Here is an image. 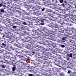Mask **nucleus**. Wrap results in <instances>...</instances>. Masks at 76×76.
<instances>
[{
	"instance_id": "f257e3e1",
	"label": "nucleus",
	"mask_w": 76,
	"mask_h": 76,
	"mask_svg": "<svg viewBox=\"0 0 76 76\" xmlns=\"http://www.w3.org/2000/svg\"><path fill=\"white\" fill-rule=\"evenodd\" d=\"M23 54H20L19 57L20 58H21V60H20L19 62L20 63L19 64V67L20 69V70H19L20 73V75H23V71H22V70L23 69V65L22 64V63H23V61H26V58L25 57L23 56Z\"/></svg>"
},
{
	"instance_id": "f03ea898",
	"label": "nucleus",
	"mask_w": 76,
	"mask_h": 76,
	"mask_svg": "<svg viewBox=\"0 0 76 76\" xmlns=\"http://www.w3.org/2000/svg\"><path fill=\"white\" fill-rule=\"evenodd\" d=\"M21 39H25V42H32V39H31L29 37H26L25 36H23L22 37H21Z\"/></svg>"
},
{
	"instance_id": "7ed1b4c3",
	"label": "nucleus",
	"mask_w": 76,
	"mask_h": 76,
	"mask_svg": "<svg viewBox=\"0 0 76 76\" xmlns=\"http://www.w3.org/2000/svg\"><path fill=\"white\" fill-rule=\"evenodd\" d=\"M66 15L65 17L61 16V20H64V21H65V22H67L69 20V19L70 18V17L69 15L67 14Z\"/></svg>"
},
{
	"instance_id": "20e7f679",
	"label": "nucleus",
	"mask_w": 76,
	"mask_h": 76,
	"mask_svg": "<svg viewBox=\"0 0 76 76\" xmlns=\"http://www.w3.org/2000/svg\"><path fill=\"white\" fill-rule=\"evenodd\" d=\"M56 57L58 58V59H56L55 60V62H60V59H61V56L58 53L56 54Z\"/></svg>"
},
{
	"instance_id": "39448f33",
	"label": "nucleus",
	"mask_w": 76,
	"mask_h": 76,
	"mask_svg": "<svg viewBox=\"0 0 76 76\" xmlns=\"http://www.w3.org/2000/svg\"><path fill=\"white\" fill-rule=\"evenodd\" d=\"M22 25H27L26 23L23 21H20V29H23L24 28L23 27Z\"/></svg>"
},
{
	"instance_id": "423d86ee",
	"label": "nucleus",
	"mask_w": 76,
	"mask_h": 76,
	"mask_svg": "<svg viewBox=\"0 0 76 76\" xmlns=\"http://www.w3.org/2000/svg\"><path fill=\"white\" fill-rule=\"evenodd\" d=\"M30 1H30L29 2V1H28V2L27 1L26 2H27V3H28V6H30V7H32L33 6V5H34V4H34V0H30Z\"/></svg>"
},
{
	"instance_id": "0eeeda50",
	"label": "nucleus",
	"mask_w": 76,
	"mask_h": 76,
	"mask_svg": "<svg viewBox=\"0 0 76 76\" xmlns=\"http://www.w3.org/2000/svg\"><path fill=\"white\" fill-rule=\"evenodd\" d=\"M65 34H63L60 36V38L62 39V42H66V39H65Z\"/></svg>"
},
{
	"instance_id": "6e6552de",
	"label": "nucleus",
	"mask_w": 76,
	"mask_h": 76,
	"mask_svg": "<svg viewBox=\"0 0 76 76\" xmlns=\"http://www.w3.org/2000/svg\"><path fill=\"white\" fill-rule=\"evenodd\" d=\"M28 47L27 48H28V49H30V50H31L32 51H35V48H34L35 47H33L32 45H28Z\"/></svg>"
},
{
	"instance_id": "1a4fd4ad",
	"label": "nucleus",
	"mask_w": 76,
	"mask_h": 76,
	"mask_svg": "<svg viewBox=\"0 0 76 76\" xmlns=\"http://www.w3.org/2000/svg\"><path fill=\"white\" fill-rule=\"evenodd\" d=\"M20 17H22V18H21L22 20H25V19H26V18H28V16H26V17H25L24 16L22 15L23 14V13H21V12H20Z\"/></svg>"
},
{
	"instance_id": "9d476101",
	"label": "nucleus",
	"mask_w": 76,
	"mask_h": 76,
	"mask_svg": "<svg viewBox=\"0 0 76 76\" xmlns=\"http://www.w3.org/2000/svg\"><path fill=\"white\" fill-rule=\"evenodd\" d=\"M3 22H4L3 23H4L5 24H6V25H10L11 23V21L8 20H7L6 21L5 20H3Z\"/></svg>"
},
{
	"instance_id": "9b49d317",
	"label": "nucleus",
	"mask_w": 76,
	"mask_h": 76,
	"mask_svg": "<svg viewBox=\"0 0 76 76\" xmlns=\"http://www.w3.org/2000/svg\"><path fill=\"white\" fill-rule=\"evenodd\" d=\"M40 39L42 41H44V42H47L48 40H47V38L45 37H41L40 38Z\"/></svg>"
},
{
	"instance_id": "f8f14e48",
	"label": "nucleus",
	"mask_w": 76,
	"mask_h": 76,
	"mask_svg": "<svg viewBox=\"0 0 76 76\" xmlns=\"http://www.w3.org/2000/svg\"><path fill=\"white\" fill-rule=\"evenodd\" d=\"M19 33H20V39H21V37L23 36H24V31H23L22 30H20Z\"/></svg>"
},
{
	"instance_id": "ddd939ff",
	"label": "nucleus",
	"mask_w": 76,
	"mask_h": 76,
	"mask_svg": "<svg viewBox=\"0 0 76 76\" xmlns=\"http://www.w3.org/2000/svg\"><path fill=\"white\" fill-rule=\"evenodd\" d=\"M46 57H45V56H42V58H44V59H43V60H41V62L44 64V61H45V60H46Z\"/></svg>"
},
{
	"instance_id": "4468645a",
	"label": "nucleus",
	"mask_w": 76,
	"mask_h": 76,
	"mask_svg": "<svg viewBox=\"0 0 76 76\" xmlns=\"http://www.w3.org/2000/svg\"><path fill=\"white\" fill-rule=\"evenodd\" d=\"M69 17L70 18L69 19V20H70V19H72V18H75V16H74V15H73V14H71L70 15V16L69 15Z\"/></svg>"
},
{
	"instance_id": "2eb2a0df",
	"label": "nucleus",
	"mask_w": 76,
	"mask_h": 76,
	"mask_svg": "<svg viewBox=\"0 0 76 76\" xmlns=\"http://www.w3.org/2000/svg\"><path fill=\"white\" fill-rule=\"evenodd\" d=\"M44 23L46 25H48V23H49V21H48V20H45L44 21Z\"/></svg>"
},
{
	"instance_id": "dca6fc26",
	"label": "nucleus",
	"mask_w": 76,
	"mask_h": 76,
	"mask_svg": "<svg viewBox=\"0 0 76 76\" xmlns=\"http://www.w3.org/2000/svg\"><path fill=\"white\" fill-rule=\"evenodd\" d=\"M57 20H58V22L60 21V20H61V16H58L57 17Z\"/></svg>"
},
{
	"instance_id": "f3484780",
	"label": "nucleus",
	"mask_w": 76,
	"mask_h": 76,
	"mask_svg": "<svg viewBox=\"0 0 76 76\" xmlns=\"http://www.w3.org/2000/svg\"><path fill=\"white\" fill-rule=\"evenodd\" d=\"M51 12V10L49 9L47 10L45 12V13H48V12Z\"/></svg>"
},
{
	"instance_id": "a211bd4d",
	"label": "nucleus",
	"mask_w": 76,
	"mask_h": 76,
	"mask_svg": "<svg viewBox=\"0 0 76 76\" xmlns=\"http://www.w3.org/2000/svg\"><path fill=\"white\" fill-rule=\"evenodd\" d=\"M35 34H34V35H41L40 34H39V31H35Z\"/></svg>"
},
{
	"instance_id": "6ab92c4d",
	"label": "nucleus",
	"mask_w": 76,
	"mask_h": 76,
	"mask_svg": "<svg viewBox=\"0 0 76 76\" xmlns=\"http://www.w3.org/2000/svg\"><path fill=\"white\" fill-rule=\"evenodd\" d=\"M0 67H1V68H2L3 69H5V68H6V66L3 65L2 64H0Z\"/></svg>"
},
{
	"instance_id": "aec40b11",
	"label": "nucleus",
	"mask_w": 76,
	"mask_h": 76,
	"mask_svg": "<svg viewBox=\"0 0 76 76\" xmlns=\"http://www.w3.org/2000/svg\"><path fill=\"white\" fill-rule=\"evenodd\" d=\"M61 64V63H59V62H58L57 64H55V65H56L57 66H58V67H61V66H60Z\"/></svg>"
},
{
	"instance_id": "412c9836",
	"label": "nucleus",
	"mask_w": 76,
	"mask_h": 76,
	"mask_svg": "<svg viewBox=\"0 0 76 76\" xmlns=\"http://www.w3.org/2000/svg\"><path fill=\"white\" fill-rule=\"evenodd\" d=\"M0 35L1 37L2 38H3V37H4V34L1 33L0 34Z\"/></svg>"
},
{
	"instance_id": "4be33fe9",
	"label": "nucleus",
	"mask_w": 76,
	"mask_h": 76,
	"mask_svg": "<svg viewBox=\"0 0 76 76\" xmlns=\"http://www.w3.org/2000/svg\"><path fill=\"white\" fill-rule=\"evenodd\" d=\"M73 14V15H74L75 17H76V10H74V12Z\"/></svg>"
},
{
	"instance_id": "5701e85b",
	"label": "nucleus",
	"mask_w": 76,
	"mask_h": 76,
	"mask_svg": "<svg viewBox=\"0 0 76 76\" xmlns=\"http://www.w3.org/2000/svg\"><path fill=\"white\" fill-rule=\"evenodd\" d=\"M19 55H17L15 56V58L16 60L19 59Z\"/></svg>"
},
{
	"instance_id": "b1692460",
	"label": "nucleus",
	"mask_w": 76,
	"mask_h": 76,
	"mask_svg": "<svg viewBox=\"0 0 76 76\" xmlns=\"http://www.w3.org/2000/svg\"><path fill=\"white\" fill-rule=\"evenodd\" d=\"M39 44H43V45L44 44V42L42 40L41 41H39Z\"/></svg>"
},
{
	"instance_id": "393cba45",
	"label": "nucleus",
	"mask_w": 76,
	"mask_h": 76,
	"mask_svg": "<svg viewBox=\"0 0 76 76\" xmlns=\"http://www.w3.org/2000/svg\"><path fill=\"white\" fill-rule=\"evenodd\" d=\"M10 48L11 49V50H15V48H12V46H11L10 47Z\"/></svg>"
},
{
	"instance_id": "a878e982",
	"label": "nucleus",
	"mask_w": 76,
	"mask_h": 76,
	"mask_svg": "<svg viewBox=\"0 0 76 76\" xmlns=\"http://www.w3.org/2000/svg\"><path fill=\"white\" fill-rule=\"evenodd\" d=\"M4 12V9H1L0 10V12H1V13H3Z\"/></svg>"
},
{
	"instance_id": "bb28decb",
	"label": "nucleus",
	"mask_w": 76,
	"mask_h": 76,
	"mask_svg": "<svg viewBox=\"0 0 76 76\" xmlns=\"http://www.w3.org/2000/svg\"><path fill=\"white\" fill-rule=\"evenodd\" d=\"M69 36L65 34V39H67V38H69Z\"/></svg>"
},
{
	"instance_id": "cd10ccee",
	"label": "nucleus",
	"mask_w": 76,
	"mask_h": 76,
	"mask_svg": "<svg viewBox=\"0 0 76 76\" xmlns=\"http://www.w3.org/2000/svg\"><path fill=\"white\" fill-rule=\"evenodd\" d=\"M73 32V31H72V30L69 31V32L68 33L69 35H72V33Z\"/></svg>"
},
{
	"instance_id": "c85d7f7f",
	"label": "nucleus",
	"mask_w": 76,
	"mask_h": 76,
	"mask_svg": "<svg viewBox=\"0 0 76 76\" xmlns=\"http://www.w3.org/2000/svg\"><path fill=\"white\" fill-rule=\"evenodd\" d=\"M69 57H71V58H72L73 54L72 53H70V54H69Z\"/></svg>"
},
{
	"instance_id": "c756f323",
	"label": "nucleus",
	"mask_w": 76,
	"mask_h": 76,
	"mask_svg": "<svg viewBox=\"0 0 76 76\" xmlns=\"http://www.w3.org/2000/svg\"><path fill=\"white\" fill-rule=\"evenodd\" d=\"M9 56L11 58H14L13 55V54L10 53L9 55Z\"/></svg>"
},
{
	"instance_id": "7c9ffc66",
	"label": "nucleus",
	"mask_w": 76,
	"mask_h": 76,
	"mask_svg": "<svg viewBox=\"0 0 76 76\" xmlns=\"http://www.w3.org/2000/svg\"><path fill=\"white\" fill-rule=\"evenodd\" d=\"M44 20H45V19H40V22H44V21H45Z\"/></svg>"
},
{
	"instance_id": "2f4dec72",
	"label": "nucleus",
	"mask_w": 76,
	"mask_h": 76,
	"mask_svg": "<svg viewBox=\"0 0 76 76\" xmlns=\"http://www.w3.org/2000/svg\"><path fill=\"white\" fill-rule=\"evenodd\" d=\"M43 5H44V6H47V5H48V3L45 2H44L43 3Z\"/></svg>"
},
{
	"instance_id": "473e14b6",
	"label": "nucleus",
	"mask_w": 76,
	"mask_h": 76,
	"mask_svg": "<svg viewBox=\"0 0 76 76\" xmlns=\"http://www.w3.org/2000/svg\"><path fill=\"white\" fill-rule=\"evenodd\" d=\"M52 44L53 45H54L55 46H56V44H57L56 43L54 42H52Z\"/></svg>"
},
{
	"instance_id": "72a5a7b5",
	"label": "nucleus",
	"mask_w": 76,
	"mask_h": 76,
	"mask_svg": "<svg viewBox=\"0 0 76 76\" xmlns=\"http://www.w3.org/2000/svg\"><path fill=\"white\" fill-rule=\"evenodd\" d=\"M60 23L62 25L63 23V20H61L60 21H59Z\"/></svg>"
},
{
	"instance_id": "f704fd0d",
	"label": "nucleus",
	"mask_w": 76,
	"mask_h": 76,
	"mask_svg": "<svg viewBox=\"0 0 76 76\" xmlns=\"http://www.w3.org/2000/svg\"><path fill=\"white\" fill-rule=\"evenodd\" d=\"M52 1H53L52 3L53 4H55L56 3V0H51Z\"/></svg>"
},
{
	"instance_id": "c9c22d12",
	"label": "nucleus",
	"mask_w": 76,
	"mask_h": 76,
	"mask_svg": "<svg viewBox=\"0 0 76 76\" xmlns=\"http://www.w3.org/2000/svg\"><path fill=\"white\" fill-rule=\"evenodd\" d=\"M74 10H71L69 12V14L70 13H73V14L74 12Z\"/></svg>"
},
{
	"instance_id": "e433bc0d",
	"label": "nucleus",
	"mask_w": 76,
	"mask_h": 76,
	"mask_svg": "<svg viewBox=\"0 0 76 76\" xmlns=\"http://www.w3.org/2000/svg\"><path fill=\"white\" fill-rule=\"evenodd\" d=\"M62 65H63V66H65V65H66V62H63L62 63Z\"/></svg>"
},
{
	"instance_id": "4c0bfd02",
	"label": "nucleus",
	"mask_w": 76,
	"mask_h": 76,
	"mask_svg": "<svg viewBox=\"0 0 76 76\" xmlns=\"http://www.w3.org/2000/svg\"><path fill=\"white\" fill-rule=\"evenodd\" d=\"M60 46L62 47V48H64V47H65V46L64 45H60Z\"/></svg>"
},
{
	"instance_id": "58836bf2",
	"label": "nucleus",
	"mask_w": 76,
	"mask_h": 76,
	"mask_svg": "<svg viewBox=\"0 0 76 76\" xmlns=\"http://www.w3.org/2000/svg\"><path fill=\"white\" fill-rule=\"evenodd\" d=\"M39 34H40V36H41V35H43V32H42L41 31H39Z\"/></svg>"
},
{
	"instance_id": "ea45409f",
	"label": "nucleus",
	"mask_w": 76,
	"mask_h": 76,
	"mask_svg": "<svg viewBox=\"0 0 76 76\" xmlns=\"http://www.w3.org/2000/svg\"><path fill=\"white\" fill-rule=\"evenodd\" d=\"M2 46L3 47H5L6 46V45L4 43H2Z\"/></svg>"
},
{
	"instance_id": "a19ab883",
	"label": "nucleus",
	"mask_w": 76,
	"mask_h": 76,
	"mask_svg": "<svg viewBox=\"0 0 76 76\" xmlns=\"http://www.w3.org/2000/svg\"><path fill=\"white\" fill-rule=\"evenodd\" d=\"M2 62L3 63H7V60H4L3 61H2Z\"/></svg>"
},
{
	"instance_id": "79ce46f5",
	"label": "nucleus",
	"mask_w": 76,
	"mask_h": 76,
	"mask_svg": "<svg viewBox=\"0 0 76 76\" xmlns=\"http://www.w3.org/2000/svg\"><path fill=\"white\" fill-rule=\"evenodd\" d=\"M12 70V71H15L16 70V67H13Z\"/></svg>"
},
{
	"instance_id": "37998d69",
	"label": "nucleus",
	"mask_w": 76,
	"mask_h": 76,
	"mask_svg": "<svg viewBox=\"0 0 76 76\" xmlns=\"http://www.w3.org/2000/svg\"><path fill=\"white\" fill-rule=\"evenodd\" d=\"M71 31H75V28H74L73 27H72L71 28Z\"/></svg>"
},
{
	"instance_id": "c03bdc74",
	"label": "nucleus",
	"mask_w": 76,
	"mask_h": 76,
	"mask_svg": "<svg viewBox=\"0 0 76 76\" xmlns=\"http://www.w3.org/2000/svg\"><path fill=\"white\" fill-rule=\"evenodd\" d=\"M54 30V31H57V28L54 27H53L52 28Z\"/></svg>"
},
{
	"instance_id": "a18cd8bd",
	"label": "nucleus",
	"mask_w": 76,
	"mask_h": 76,
	"mask_svg": "<svg viewBox=\"0 0 76 76\" xmlns=\"http://www.w3.org/2000/svg\"><path fill=\"white\" fill-rule=\"evenodd\" d=\"M48 64V62L46 61L45 60V61L44 62V64Z\"/></svg>"
},
{
	"instance_id": "49530a36",
	"label": "nucleus",
	"mask_w": 76,
	"mask_h": 76,
	"mask_svg": "<svg viewBox=\"0 0 76 76\" xmlns=\"http://www.w3.org/2000/svg\"><path fill=\"white\" fill-rule=\"evenodd\" d=\"M59 1V2L61 3H63V0H58Z\"/></svg>"
},
{
	"instance_id": "de8ad7c7",
	"label": "nucleus",
	"mask_w": 76,
	"mask_h": 76,
	"mask_svg": "<svg viewBox=\"0 0 76 76\" xmlns=\"http://www.w3.org/2000/svg\"><path fill=\"white\" fill-rule=\"evenodd\" d=\"M14 45H16V46H17V47H19V46H18V45H19L16 44L15 43H14Z\"/></svg>"
},
{
	"instance_id": "09e8293b",
	"label": "nucleus",
	"mask_w": 76,
	"mask_h": 76,
	"mask_svg": "<svg viewBox=\"0 0 76 76\" xmlns=\"http://www.w3.org/2000/svg\"><path fill=\"white\" fill-rule=\"evenodd\" d=\"M54 27L56 28H58V25H55L54 26Z\"/></svg>"
},
{
	"instance_id": "8fccbe9b",
	"label": "nucleus",
	"mask_w": 76,
	"mask_h": 76,
	"mask_svg": "<svg viewBox=\"0 0 76 76\" xmlns=\"http://www.w3.org/2000/svg\"><path fill=\"white\" fill-rule=\"evenodd\" d=\"M34 66L36 67H37L38 66V65L36 64H34Z\"/></svg>"
},
{
	"instance_id": "3c124183",
	"label": "nucleus",
	"mask_w": 76,
	"mask_h": 76,
	"mask_svg": "<svg viewBox=\"0 0 76 76\" xmlns=\"http://www.w3.org/2000/svg\"><path fill=\"white\" fill-rule=\"evenodd\" d=\"M42 54H44L45 56H47V54H48V53H47L45 52H43V53H42Z\"/></svg>"
},
{
	"instance_id": "603ef678",
	"label": "nucleus",
	"mask_w": 76,
	"mask_h": 76,
	"mask_svg": "<svg viewBox=\"0 0 76 76\" xmlns=\"http://www.w3.org/2000/svg\"><path fill=\"white\" fill-rule=\"evenodd\" d=\"M66 59H67V60H68V61H70V59L68 57H67L66 58Z\"/></svg>"
},
{
	"instance_id": "864d4df0",
	"label": "nucleus",
	"mask_w": 76,
	"mask_h": 76,
	"mask_svg": "<svg viewBox=\"0 0 76 76\" xmlns=\"http://www.w3.org/2000/svg\"><path fill=\"white\" fill-rule=\"evenodd\" d=\"M52 53H53V54H55V51L53 50L52 51Z\"/></svg>"
},
{
	"instance_id": "5fc2aeb1",
	"label": "nucleus",
	"mask_w": 76,
	"mask_h": 76,
	"mask_svg": "<svg viewBox=\"0 0 76 76\" xmlns=\"http://www.w3.org/2000/svg\"><path fill=\"white\" fill-rule=\"evenodd\" d=\"M48 19L50 20H52V19L51 18V17H48Z\"/></svg>"
},
{
	"instance_id": "6e6d98bb",
	"label": "nucleus",
	"mask_w": 76,
	"mask_h": 76,
	"mask_svg": "<svg viewBox=\"0 0 76 76\" xmlns=\"http://www.w3.org/2000/svg\"><path fill=\"white\" fill-rule=\"evenodd\" d=\"M40 25H44V22H42V23H40Z\"/></svg>"
},
{
	"instance_id": "4d7b16f0",
	"label": "nucleus",
	"mask_w": 76,
	"mask_h": 76,
	"mask_svg": "<svg viewBox=\"0 0 76 76\" xmlns=\"http://www.w3.org/2000/svg\"><path fill=\"white\" fill-rule=\"evenodd\" d=\"M3 28H1V29H0V32H2V31H3Z\"/></svg>"
},
{
	"instance_id": "13d9d810",
	"label": "nucleus",
	"mask_w": 76,
	"mask_h": 76,
	"mask_svg": "<svg viewBox=\"0 0 76 76\" xmlns=\"http://www.w3.org/2000/svg\"><path fill=\"white\" fill-rule=\"evenodd\" d=\"M31 52V53H31V54H32V55H33V54H35V51H34Z\"/></svg>"
},
{
	"instance_id": "bf43d9fd",
	"label": "nucleus",
	"mask_w": 76,
	"mask_h": 76,
	"mask_svg": "<svg viewBox=\"0 0 76 76\" xmlns=\"http://www.w3.org/2000/svg\"><path fill=\"white\" fill-rule=\"evenodd\" d=\"M48 51H51V48H49L48 49Z\"/></svg>"
},
{
	"instance_id": "052dcab7",
	"label": "nucleus",
	"mask_w": 76,
	"mask_h": 76,
	"mask_svg": "<svg viewBox=\"0 0 76 76\" xmlns=\"http://www.w3.org/2000/svg\"><path fill=\"white\" fill-rule=\"evenodd\" d=\"M62 6H63V7H65V4H62Z\"/></svg>"
},
{
	"instance_id": "680f3d73",
	"label": "nucleus",
	"mask_w": 76,
	"mask_h": 76,
	"mask_svg": "<svg viewBox=\"0 0 76 76\" xmlns=\"http://www.w3.org/2000/svg\"><path fill=\"white\" fill-rule=\"evenodd\" d=\"M24 29H25V30H26V31H28V30H29L28 28H25Z\"/></svg>"
},
{
	"instance_id": "e2e57ef3",
	"label": "nucleus",
	"mask_w": 76,
	"mask_h": 76,
	"mask_svg": "<svg viewBox=\"0 0 76 76\" xmlns=\"http://www.w3.org/2000/svg\"><path fill=\"white\" fill-rule=\"evenodd\" d=\"M13 28L14 29H15V28H16V26H13Z\"/></svg>"
},
{
	"instance_id": "0e129e2a",
	"label": "nucleus",
	"mask_w": 76,
	"mask_h": 76,
	"mask_svg": "<svg viewBox=\"0 0 76 76\" xmlns=\"http://www.w3.org/2000/svg\"><path fill=\"white\" fill-rule=\"evenodd\" d=\"M70 73H71V71H70V70H69V71H68L67 73H68V74H70Z\"/></svg>"
},
{
	"instance_id": "69168bd1",
	"label": "nucleus",
	"mask_w": 76,
	"mask_h": 76,
	"mask_svg": "<svg viewBox=\"0 0 76 76\" xmlns=\"http://www.w3.org/2000/svg\"><path fill=\"white\" fill-rule=\"evenodd\" d=\"M45 10V8H43L42 9V12H44Z\"/></svg>"
},
{
	"instance_id": "338daca9",
	"label": "nucleus",
	"mask_w": 76,
	"mask_h": 76,
	"mask_svg": "<svg viewBox=\"0 0 76 76\" xmlns=\"http://www.w3.org/2000/svg\"><path fill=\"white\" fill-rule=\"evenodd\" d=\"M28 75L29 76H33V74H28Z\"/></svg>"
},
{
	"instance_id": "774afa93",
	"label": "nucleus",
	"mask_w": 76,
	"mask_h": 76,
	"mask_svg": "<svg viewBox=\"0 0 76 76\" xmlns=\"http://www.w3.org/2000/svg\"><path fill=\"white\" fill-rule=\"evenodd\" d=\"M64 3H65V4H67V1H64Z\"/></svg>"
}]
</instances>
